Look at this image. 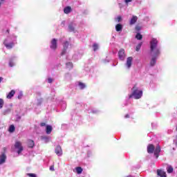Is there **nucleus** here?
Masks as SVG:
<instances>
[{
	"label": "nucleus",
	"instance_id": "3",
	"mask_svg": "<svg viewBox=\"0 0 177 177\" xmlns=\"http://www.w3.org/2000/svg\"><path fill=\"white\" fill-rule=\"evenodd\" d=\"M132 93L129 95V99H131V97H134V99H140L143 95L142 91H139L136 88V86H134L132 88Z\"/></svg>",
	"mask_w": 177,
	"mask_h": 177
},
{
	"label": "nucleus",
	"instance_id": "20",
	"mask_svg": "<svg viewBox=\"0 0 177 177\" xmlns=\"http://www.w3.org/2000/svg\"><path fill=\"white\" fill-rule=\"evenodd\" d=\"M68 30L71 32H74L75 31V28H74L73 24L68 25Z\"/></svg>",
	"mask_w": 177,
	"mask_h": 177
},
{
	"label": "nucleus",
	"instance_id": "28",
	"mask_svg": "<svg viewBox=\"0 0 177 177\" xmlns=\"http://www.w3.org/2000/svg\"><path fill=\"white\" fill-rule=\"evenodd\" d=\"M122 17L121 16H118L117 18H115V21H117L118 23H120V21H122Z\"/></svg>",
	"mask_w": 177,
	"mask_h": 177
},
{
	"label": "nucleus",
	"instance_id": "13",
	"mask_svg": "<svg viewBox=\"0 0 177 177\" xmlns=\"http://www.w3.org/2000/svg\"><path fill=\"white\" fill-rule=\"evenodd\" d=\"M132 60L133 58L132 57H129L127 59V66L128 68H130L131 66H132Z\"/></svg>",
	"mask_w": 177,
	"mask_h": 177
},
{
	"label": "nucleus",
	"instance_id": "12",
	"mask_svg": "<svg viewBox=\"0 0 177 177\" xmlns=\"http://www.w3.org/2000/svg\"><path fill=\"white\" fill-rule=\"evenodd\" d=\"M136 21H138V17L136 15H133L130 20V22H129L130 26H133V24H135Z\"/></svg>",
	"mask_w": 177,
	"mask_h": 177
},
{
	"label": "nucleus",
	"instance_id": "18",
	"mask_svg": "<svg viewBox=\"0 0 177 177\" xmlns=\"http://www.w3.org/2000/svg\"><path fill=\"white\" fill-rule=\"evenodd\" d=\"M115 30L118 32L120 31H122V25L121 24H116Z\"/></svg>",
	"mask_w": 177,
	"mask_h": 177
},
{
	"label": "nucleus",
	"instance_id": "10",
	"mask_svg": "<svg viewBox=\"0 0 177 177\" xmlns=\"http://www.w3.org/2000/svg\"><path fill=\"white\" fill-rule=\"evenodd\" d=\"M6 162V154L5 153H3L0 156V165H2V164H5Z\"/></svg>",
	"mask_w": 177,
	"mask_h": 177
},
{
	"label": "nucleus",
	"instance_id": "38",
	"mask_svg": "<svg viewBox=\"0 0 177 177\" xmlns=\"http://www.w3.org/2000/svg\"><path fill=\"white\" fill-rule=\"evenodd\" d=\"M3 80V78H2L1 77H0V83L2 82V80Z\"/></svg>",
	"mask_w": 177,
	"mask_h": 177
},
{
	"label": "nucleus",
	"instance_id": "16",
	"mask_svg": "<svg viewBox=\"0 0 177 177\" xmlns=\"http://www.w3.org/2000/svg\"><path fill=\"white\" fill-rule=\"evenodd\" d=\"M75 169L78 175H81V174H82V171H84V169L81 167H76Z\"/></svg>",
	"mask_w": 177,
	"mask_h": 177
},
{
	"label": "nucleus",
	"instance_id": "33",
	"mask_svg": "<svg viewBox=\"0 0 177 177\" xmlns=\"http://www.w3.org/2000/svg\"><path fill=\"white\" fill-rule=\"evenodd\" d=\"M50 171H55V165H52L50 167Z\"/></svg>",
	"mask_w": 177,
	"mask_h": 177
},
{
	"label": "nucleus",
	"instance_id": "36",
	"mask_svg": "<svg viewBox=\"0 0 177 177\" xmlns=\"http://www.w3.org/2000/svg\"><path fill=\"white\" fill-rule=\"evenodd\" d=\"M40 125H41V127H45V126L46 125V123H45V122H41V123L40 124Z\"/></svg>",
	"mask_w": 177,
	"mask_h": 177
},
{
	"label": "nucleus",
	"instance_id": "5",
	"mask_svg": "<svg viewBox=\"0 0 177 177\" xmlns=\"http://www.w3.org/2000/svg\"><path fill=\"white\" fill-rule=\"evenodd\" d=\"M118 57L120 60H124L125 59V50L121 48L118 52Z\"/></svg>",
	"mask_w": 177,
	"mask_h": 177
},
{
	"label": "nucleus",
	"instance_id": "9",
	"mask_svg": "<svg viewBox=\"0 0 177 177\" xmlns=\"http://www.w3.org/2000/svg\"><path fill=\"white\" fill-rule=\"evenodd\" d=\"M68 41H65L64 43V49L62 52L61 53V55L63 56V55H66V53L67 52V49L68 48Z\"/></svg>",
	"mask_w": 177,
	"mask_h": 177
},
{
	"label": "nucleus",
	"instance_id": "35",
	"mask_svg": "<svg viewBox=\"0 0 177 177\" xmlns=\"http://www.w3.org/2000/svg\"><path fill=\"white\" fill-rule=\"evenodd\" d=\"M126 3H129V2H132V0H124Z\"/></svg>",
	"mask_w": 177,
	"mask_h": 177
},
{
	"label": "nucleus",
	"instance_id": "11",
	"mask_svg": "<svg viewBox=\"0 0 177 177\" xmlns=\"http://www.w3.org/2000/svg\"><path fill=\"white\" fill-rule=\"evenodd\" d=\"M157 175L158 176L160 177H167V173L162 169H158L157 170Z\"/></svg>",
	"mask_w": 177,
	"mask_h": 177
},
{
	"label": "nucleus",
	"instance_id": "40",
	"mask_svg": "<svg viewBox=\"0 0 177 177\" xmlns=\"http://www.w3.org/2000/svg\"><path fill=\"white\" fill-rule=\"evenodd\" d=\"M18 99H20V97H19V96H18Z\"/></svg>",
	"mask_w": 177,
	"mask_h": 177
},
{
	"label": "nucleus",
	"instance_id": "24",
	"mask_svg": "<svg viewBox=\"0 0 177 177\" xmlns=\"http://www.w3.org/2000/svg\"><path fill=\"white\" fill-rule=\"evenodd\" d=\"M143 43H140L137 45V46L136 47V52H139V50H140V48H142V45Z\"/></svg>",
	"mask_w": 177,
	"mask_h": 177
},
{
	"label": "nucleus",
	"instance_id": "26",
	"mask_svg": "<svg viewBox=\"0 0 177 177\" xmlns=\"http://www.w3.org/2000/svg\"><path fill=\"white\" fill-rule=\"evenodd\" d=\"M93 48L94 52H96V50H97V49H99V46L97 45V44H94L93 45Z\"/></svg>",
	"mask_w": 177,
	"mask_h": 177
},
{
	"label": "nucleus",
	"instance_id": "32",
	"mask_svg": "<svg viewBox=\"0 0 177 177\" xmlns=\"http://www.w3.org/2000/svg\"><path fill=\"white\" fill-rule=\"evenodd\" d=\"M48 84H52V83L53 82V79H52V78H48Z\"/></svg>",
	"mask_w": 177,
	"mask_h": 177
},
{
	"label": "nucleus",
	"instance_id": "4",
	"mask_svg": "<svg viewBox=\"0 0 177 177\" xmlns=\"http://www.w3.org/2000/svg\"><path fill=\"white\" fill-rule=\"evenodd\" d=\"M15 149H18L17 151L18 154H20V153H21V151H23L24 150L23 145H21V142L20 141L15 142Z\"/></svg>",
	"mask_w": 177,
	"mask_h": 177
},
{
	"label": "nucleus",
	"instance_id": "17",
	"mask_svg": "<svg viewBox=\"0 0 177 177\" xmlns=\"http://www.w3.org/2000/svg\"><path fill=\"white\" fill-rule=\"evenodd\" d=\"M52 129H53L52 126H50V125L46 126V132L47 135H50V133H52Z\"/></svg>",
	"mask_w": 177,
	"mask_h": 177
},
{
	"label": "nucleus",
	"instance_id": "2",
	"mask_svg": "<svg viewBox=\"0 0 177 177\" xmlns=\"http://www.w3.org/2000/svg\"><path fill=\"white\" fill-rule=\"evenodd\" d=\"M147 151L149 154H153V153H154V156L156 158H158V157H160V153H161V147L157 145L156 147H154V145L149 144L147 148Z\"/></svg>",
	"mask_w": 177,
	"mask_h": 177
},
{
	"label": "nucleus",
	"instance_id": "37",
	"mask_svg": "<svg viewBox=\"0 0 177 177\" xmlns=\"http://www.w3.org/2000/svg\"><path fill=\"white\" fill-rule=\"evenodd\" d=\"M124 117L125 118H129V114H127Z\"/></svg>",
	"mask_w": 177,
	"mask_h": 177
},
{
	"label": "nucleus",
	"instance_id": "23",
	"mask_svg": "<svg viewBox=\"0 0 177 177\" xmlns=\"http://www.w3.org/2000/svg\"><path fill=\"white\" fill-rule=\"evenodd\" d=\"M136 39L140 41V39H143V36L140 33H137L136 35Z\"/></svg>",
	"mask_w": 177,
	"mask_h": 177
},
{
	"label": "nucleus",
	"instance_id": "25",
	"mask_svg": "<svg viewBox=\"0 0 177 177\" xmlns=\"http://www.w3.org/2000/svg\"><path fill=\"white\" fill-rule=\"evenodd\" d=\"M66 65L67 66V68L71 69L73 67V62H67Z\"/></svg>",
	"mask_w": 177,
	"mask_h": 177
},
{
	"label": "nucleus",
	"instance_id": "7",
	"mask_svg": "<svg viewBox=\"0 0 177 177\" xmlns=\"http://www.w3.org/2000/svg\"><path fill=\"white\" fill-rule=\"evenodd\" d=\"M3 45L6 46L7 49H12L13 46H15V43L13 42L8 43V40L6 39L3 41Z\"/></svg>",
	"mask_w": 177,
	"mask_h": 177
},
{
	"label": "nucleus",
	"instance_id": "42",
	"mask_svg": "<svg viewBox=\"0 0 177 177\" xmlns=\"http://www.w3.org/2000/svg\"><path fill=\"white\" fill-rule=\"evenodd\" d=\"M1 1H3V0H1Z\"/></svg>",
	"mask_w": 177,
	"mask_h": 177
},
{
	"label": "nucleus",
	"instance_id": "41",
	"mask_svg": "<svg viewBox=\"0 0 177 177\" xmlns=\"http://www.w3.org/2000/svg\"><path fill=\"white\" fill-rule=\"evenodd\" d=\"M0 6H1V3H0Z\"/></svg>",
	"mask_w": 177,
	"mask_h": 177
},
{
	"label": "nucleus",
	"instance_id": "22",
	"mask_svg": "<svg viewBox=\"0 0 177 177\" xmlns=\"http://www.w3.org/2000/svg\"><path fill=\"white\" fill-rule=\"evenodd\" d=\"M8 131L10 133L15 132V131H16V128L15 127V125H13V124L10 125V127H9Z\"/></svg>",
	"mask_w": 177,
	"mask_h": 177
},
{
	"label": "nucleus",
	"instance_id": "15",
	"mask_svg": "<svg viewBox=\"0 0 177 177\" xmlns=\"http://www.w3.org/2000/svg\"><path fill=\"white\" fill-rule=\"evenodd\" d=\"M15 93H16V91H15V90H11L10 92L6 96L7 99H10L12 97H14Z\"/></svg>",
	"mask_w": 177,
	"mask_h": 177
},
{
	"label": "nucleus",
	"instance_id": "21",
	"mask_svg": "<svg viewBox=\"0 0 177 177\" xmlns=\"http://www.w3.org/2000/svg\"><path fill=\"white\" fill-rule=\"evenodd\" d=\"M167 171L168 174H172V172H174V167H172V166H168L167 167Z\"/></svg>",
	"mask_w": 177,
	"mask_h": 177
},
{
	"label": "nucleus",
	"instance_id": "27",
	"mask_svg": "<svg viewBox=\"0 0 177 177\" xmlns=\"http://www.w3.org/2000/svg\"><path fill=\"white\" fill-rule=\"evenodd\" d=\"M79 86L80 89H84L85 88V84L81 82H79Z\"/></svg>",
	"mask_w": 177,
	"mask_h": 177
},
{
	"label": "nucleus",
	"instance_id": "30",
	"mask_svg": "<svg viewBox=\"0 0 177 177\" xmlns=\"http://www.w3.org/2000/svg\"><path fill=\"white\" fill-rule=\"evenodd\" d=\"M10 67H13L15 66V63L13 62V60L10 59L9 62Z\"/></svg>",
	"mask_w": 177,
	"mask_h": 177
},
{
	"label": "nucleus",
	"instance_id": "8",
	"mask_svg": "<svg viewBox=\"0 0 177 177\" xmlns=\"http://www.w3.org/2000/svg\"><path fill=\"white\" fill-rule=\"evenodd\" d=\"M51 49H53L55 50V49L57 48V39H53L51 41V45L50 46Z\"/></svg>",
	"mask_w": 177,
	"mask_h": 177
},
{
	"label": "nucleus",
	"instance_id": "34",
	"mask_svg": "<svg viewBox=\"0 0 177 177\" xmlns=\"http://www.w3.org/2000/svg\"><path fill=\"white\" fill-rule=\"evenodd\" d=\"M136 31H140V26H136Z\"/></svg>",
	"mask_w": 177,
	"mask_h": 177
},
{
	"label": "nucleus",
	"instance_id": "39",
	"mask_svg": "<svg viewBox=\"0 0 177 177\" xmlns=\"http://www.w3.org/2000/svg\"><path fill=\"white\" fill-rule=\"evenodd\" d=\"M6 32H8V34H9V32H10V30L9 29H8V30H6Z\"/></svg>",
	"mask_w": 177,
	"mask_h": 177
},
{
	"label": "nucleus",
	"instance_id": "19",
	"mask_svg": "<svg viewBox=\"0 0 177 177\" xmlns=\"http://www.w3.org/2000/svg\"><path fill=\"white\" fill-rule=\"evenodd\" d=\"M71 7L67 6L65 8H64V12L66 15H68V13H71Z\"/></svg>",
	"mask_w": 177,
	"mask_h": 177
},
{
	"label": "nucleus",
	"instance_id": "29",
	"mask_svg": "<svg viewBox=\"0 0 177 177\" xmlns=\"http://www.w3.org/2000/svg\"><path fill=\"white\" fill-rule=\"evenodd\" d=\"M3 104H4L3 99L0 98V109H2V107H3Z\"/></svg>",
	"mask_w": 177,
	"mask_h": 177
},
{
	"label": "nucleus",
	"instance_id": "6",
	"mask_svg": "<svg viewBox=\"0 0 177 177\" xmlns=\"http://www.w3.org/2000/svg\"><path fill=\"white\" fill-rule=\"evenodd\" d=\"M55 154H57V156H59L63 155V150L62 149V147L60 145H57L55 147Z\"/></svg>",
	"mask_w": 177,
	"mask_h": 177
},
{
	"label": "nucleus",
	"instance_id": "14",
	"mask_svg": "<svg viewBox=\"0 0 177 177\" xmlns=\"http://www.w3.org/2000/svg\"><path fill=\"white\" fill-rule=\"evenodd\" d=\"M35 146V143L34 142V140H28V147L30 149H32Z\"/></svg>",
	"mask_w": 177,
	"mask_h": 177
},
{
	"label": "nucleus",
	"instance_id": "31",
	"mask_svg": "<svg viewBox=\"0 0 177 177\" xmlns=\"http://www.w3.org/2000/svg\"><path fill=\"white\" fill-rule=\"evenodd\" d=\"M28 176L30 177H37V175L35 174H28Z\"/></svg>",
	"mask_w": 177,
	"mask_h": 177
},
{
	"label": "nucleus",
	"instance_id": "1",
	"mask_svg": "<svg viewBox=\"0 0 177 177\" xmlns=\"http://www.w3.org/2000/svg\"><path fill=\"white\" fill-rule=\"evenodd\" d=\"M158 45V41L157 39L153 38L150 41V52L151 55L153 56L149 63L151 67L156 66V64L157 63V57H158L161 53L160 48H157Z\"/></svg>",
	"mask_w": 177,
	"mask_h": 177
}]
</instances>
